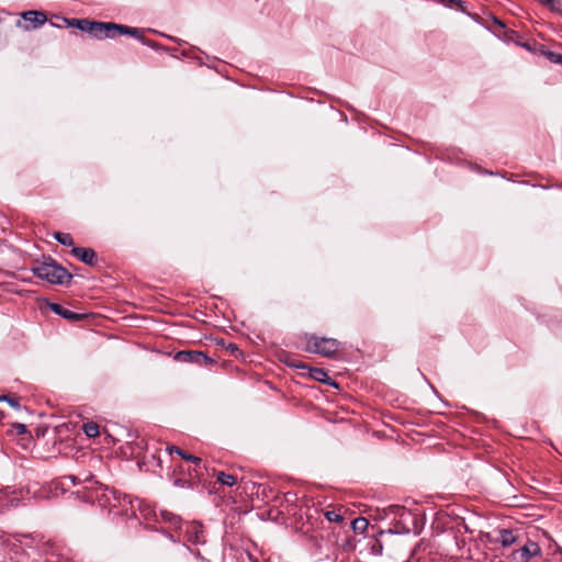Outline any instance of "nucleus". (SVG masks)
<instances>
[{
	"instance_id": "nucleus-1",
	"label": "nucleus",
	"mask_w": 562,
	"mask_h": 562,
	"mask_svg": "<svg viewBox=\"0 0 562 562\" xmlns=\"http://www.w3.org/2000/svg\"><path fill=\"white\" fill-rule=\"evenodd\" d=\"M31 271L52 284H66L72 279V274L52 257H43V260L37 261Z\"/></svg>"
},
{
	"instance_id": "nucleus-2",
	"label": "nucleus",
	"mask_w": 562,
	"mask_h": 562,
	"mask_svg": "<svg viewBox=\"0 0 562 562\" xmlns=\"http://www.w3.org/2000/svg\"><path fill=\"white\" fill-rule=\"evenodd\" d=\"M305 350L322 357L331 358L339 350L340 342L334 338L318 337L316 335H307Z\"/></svg>"
},
{
	"instance_id": "nucleus-3",
	"label": "nucleus",
	"mask_w": 562,
	"mask_h": 562,
	"mask_svg": "<svg viewBox=\"0 0 562 562\" xmlns=\"http://www.w3.org/2000/svg\"><path fill=\"white\" fill-rule=\"evenodd\" d=\"M182 531L184 535V540L187 542V544H184L187 550H189L188 544L198 546V544H204L206 542L204 528L201 522H198V521L184 522V525L182 527Z\"/></svg>"
},
{
	"instance_id": "nucleus-4",
	"label": "nucleus",
	"mask_w": 562,
	"mask_h": 562,
	"mask_svg": "<svg viewBox=\"0 0 562 562\" xmlns=\"http://www.w3.org/2000/svg\"><path fill=\"white\" fill-rule=\"evenodd\" d=\"M175 359L183 363H195L201 367H211L215 361L202 351L183 350L176 353Z\"/></svg>"
},
{
	"instance_id": "nucleus-5",
	"label": "nucleus",
	"mask_w": 562,
	"mask_h": 562,
	"mask_svg": "<svg viewBox=\"0 0 562 562\" xmlns=\"http://www.w3.org/2000/svg\"><path fill=\"white\" fill-rule=\"evenodd\" d=\"M540 555V546L531 540H528L524 547L513 552V557L516 560V562H530L531 558Z\"/></svg>"
},
{
	"instance_id": "nucleus-6",
	"label": "nucleus",
	"mask_w": 562,
	"mask_h": 562,
	"mask_svg": "<svg viewBox=\"0 0 562 562\" xmlns=\"http://www.w3.org/2000/svg\"><path fill=\"white\" fill-rule=\"evenodd\" d=\"M102 497H104L106 505L112 508H115L122 505L123 503H127L128 505H131L132 508H134L132 497L130 495L121 493L115 488L105 487Z\"/></svg>"
},
{
	"instance_id": "nucleus-7",
	"label": "nucleus",
	"mask_w": 562,
	"mask_h": 562,
	"mask_svg": "<svg viewBox=\"0 0 562 562\" xmlns=\"http://www.w3.org/2000/svg\"><path fill=\"white\" fill-rule=\"evenodd\" d=\"M25 24L22 25L24 30H35L41 27L47 21V16L42 11H25L21 14ZM18 25L21 26V22H18Z\"/></svg>"
},
{
	"instance_id": "nucleus-8",
	"label": "nucleus",
	"mask_w": 562,
	"mask_h": 562,
	"mask_svg": "<svg viewBox=\"0 0 562 562\" xmlns=\"http://www.w3.org/2000/svg\"><path fill=\"white\" fill-rule=\"evenodd\" d=\"M67 26L76 27L82 32L88 33L92 37H95L98 21H90L87 19H64Z\"/></svg>"
},
{
	"instance_id": "nucleus-9",
	"label": "nucleus",
	"mask_w": 562,
	"mask_h": 562,
	"mask_svg": "<svg viewBox=\"0 0 562 562\" xmlns=\"http://www.w3.org/2000/svg\"><path fill=\"white\" fill-rule=\"evenodd\" d=\"M71 254L88 266L97 265L98 256L92 248L72 247Z\"/></svg>"
},
{
	"instance_id": "nucleus-10",
	"label": "nucleus",
	"mask_w": 562,
	"mask_h": 562,
	"mask_svg": "<svg viewBox=\"0 0 562 562\" xmlns=\"http://www.w3.org/2000/svg\"><path fill=\"white\" fill-rule=\"evenodd\" d=\"M167 451L170 454L177 453L183 460L194 464L193 472H195L198 474V468L201 465V462H202L201 458L195 457L193 454H190L187 451H184V450H182V449H180L179 447H176V446L168 447Z\"/></svg>"
},
{
	"instance_id": "nucleus-11",
	"label": "nucleus",
	"mask_w": 562,
	"mask_h": 562,
	"mask_svg": "<svg viewBox=\"0 0 562 562\" xmlns=\"http://www.w3.org/2000/svg\"><path fill=\"white\" fill-rule=\"evenodd\" d=\"M49 307L54 313L68 321H80L85 317L83 314H79L70 310H67L58 303H50Z\"/></svg>"
},
{
	"instance_id": "nucleus-12",
	"label": "nucleus",
	"mask_w": 562,
	"mask_h": 562,
	"mask_svg": "<svg viewBox=\"0 0 562 562\" xmlns=\"http://www.w3.org/2000/svg\"><path fill=\"white\" fill-rule=\"evenodd\" d=\"M160 517L164 522L169 524L170 527H172L175 530H182L184 524H182V519L180 516L168 510H161Z\"/></svg>"
},
{
	"instance_id": "nucleus-13",
	"label": "nucleus",
	"mask_w": 562,
	"mask_h": 562,
	"mask_svg": "<svg viewBox=\"0 0 562 562\" xmlns=\"http://www.w3.org/2000/svg\"><path fill=\"white\" fill-rule=\"evenodd\" d=\"M110 34L109 38H115L121 35H128L133 37L139 35V29L124 24H116V30L110 31Z\"/></svg>"
},
{
	"instance_id": "nucleus-14",
	"label": "nucleus",
	"mask_w": 562,
	"mask_h": 562,
	"mask_svg": "<svg viewBox=\"0 0 562 562\" xmlns=\"http://www.w3.org/2000/svg\"><path fill=\"white\" fill-rule=\"evenodd\" d=\"M310 376L315 381L337 386L328 373L322 368H310Z\"/></svg>"
},
{
	"instance_id": "nucleus-15",
	"label": "nucleus",
	"mask_w": 562,
	"mask_h": 562,
	"mask_svg": "<svg viewBox=\"0 0 562 562\" xmlns=\"http://www.w3.org/2000/svg\"><path fill=\"white\" fill-rule=\"evenodd\" d=\"M116 30V23L114 22H99L95 33L97 40H104L110 37V31Z\"/></svg>"
},
{
	"instance_id": "nucleus-16",
	"label": "nucleus",
	"mask_w": 562,
	"mask_h": 562,
	"mask_svg": "<svg viewBox=\"0 0 562 562\" xmlns=\"http://www.w3.org/2000/svg\"><path fill=\"white\" fill-rule=\"evenodd\" d=\"M496 541L506 548L514 544L517 541V537L514 535L513 530L504 528L498 530V538Z\"/></svg>"
},
{
	"instance_id": "nucleus-17",
	"label": "nucleus",
	"mask_w": 562,
	"mask_h": 562,
	"mask_svg": "<svg viewBox=\"0 0 562 562\" xmlns=\"http://www.w3.org/2000/svg\"><path fill=\"white\" fill-rule=\"evenodd\" d=\"M216 482L224 486H234L237 483V476L235 474L225 473L223 471H214Z\"/></svg>"
},
{
	"instance_id": "nucleus-18",
	"label": "nucleus",
	"mask_w": 562,
	"mask_h": 562,
	"mask_svg": "<svg viewBox=\"0 0 562 562\" xmlns=\"http://www.w3.org/2000/svg\"><path fill=\"white\" fill-rule=\"evenodd\" d=\"M81 483V480L76 475H65L59 479L58 484L64 491L69 490L71 486H76Z\"/></svg>"
},
{
	"instance_id": "nucleus-19",
	"label": "nucleus",
	"mask_w": 562,
	"mask_h": 562,
	"mask_svg": "<svg viewBox=\"0 0 562 562\" xmlns=\"http://www.w3.org/2000/svg\"><path fill=\"white\" fill-rule=\"evenodd\" d=\"M190 477H176L173 479V485L180 488H192L195 484L191 477V469H188Z\"/></svg>"
},
{
	"instance_id": "nucleus-20",
	"label": "nucleus",
	"mask_w": 562,
	"mask_h": 562,
	"mask_svg": "<svg viewBox=\"0 0 562 562\" xmlns=\"http://www.w3.org/2000/svg\"><path fill=\"white\" fill-rule=\"evenodd\" d=\"M369 526V521L364 517H357L351 521V528L357 533H363Z\"/></svg>"
},
{
	"instance_id": "nucleus-21",
	"label": "nucleus",
	"mask_w": 562,
	"mask_h": 562,
	"mask_svg": "<svg viewBox=\"0 0 562 562\" xmlns=\"http://www.w3.org/2000/svg\"><path fill=\"white\" fill-rule=\"evenodd\" d=\"M55 240L64 246H72L74 247V238L69 233L55 232L53 234Z\"/></svg>"
},
{
	"instance_id": "nucleus-22",
	"label": "nucleus",
	"mask_w": 562,
	"mask_h": 562,
	"mask_svg": "<svg viewBox=\"0 0 562 562\" xmlns=\"http://www.w3.org/2000/svg\"><path fill=\"white\" fill-rule=\"evenodd\" d=\"M82 429H83V432L90 438H94V437L99 436V425L97 423H93V422L87 423L83 425Z\"/></svg>"
},
{
	"instance_id": "nucleus-23",
	"label": "nucleus",
	"mask_w": 562,
	"mask_h": 562,
	"mask_svg": "<svg viewBox=\"0 0 562 562\" xmlns=\"http://www.w3.org/2000/svg\"><path fill=\"white\" fill-rule=\"evenodd\" d=\"M134 38L138 40L140 43H143L144 45L146 46H149L150 48L153 49H160V44L156 43V42H153L148 38H146L144 35H143V31L139 30V35L138 36H133Z\"/></svg>"
},
{
	"instance_id": "nucleus-24",
	"label": "nucleus",
	"mask_w": 562,
	"mask_h": 562,
	"mask_svg": "<svg viewBox=\"0 0 562 562\" xmlns=\"http://www.w3.org/2000/svg\"><path fill=\"white\" fill-rule=\"evenodd\" d=\"M540 3L549 5L552 11L562 12V0H538Z\"/></svg>"
},
{
	"instance_id": "nucleus-25",
	"label": "nucleus",
	"mask_w": 562,
	"mask_h": 562,
	"mask_svg": "<svg viewBox=\"0 0 562 562\" xmlns=\"http://www.w3.org/2000/svg\"><path fill=\"white\" fill-rule=\"evenodd\" d=\"M325 517L330 522H341L344 520V516L336 510H327Z\"/></svg>"
},
{
	"instance_id": "nucleus-26",
	"label": "nucleus",
	"mask_w": 562,
	"mask_h": 562,
	"mask_svg": "<svg viewBox=\"0 0 562 562\" xmlns=\"http://www.w3.org/2000/svg\"><path fill=\"white\" fill-rule=\"evenodd\" d=\"M2 401L7 402L10 406H12L13 408H15L18 411L22 408L18 398L11 397L9 395H2V396H0V402H2Z\"/></svg>"
},
{
	"instance_id": "nucleus-27",
	"label": "nucleus",
	"mask_w": 562,
	"mask_h": 562,
	"mask_svg": "<svg viewBox=\"0 0 562 562\" xmlns=\"http://www.w3.org/2000/svg\"><path fill=\"white\" fill-rule=\"evenodd\" d=\"M226 349L231 352V355L235 357L241 355V351L239 350L238 346L234 342L227 344Z\"/></svg>"
},
{
	"instance_id": "nucleus-28",
	"label": "nucleus",
	"mask_w": 562,
	"mask_h": 562,
	"mask_svg": "<svg viewBox=\"0 0 562 562\" xmlns=\"http://www.w3.org/2000/svg\"><path fill=\"white\" fill-rule=\"evenodd\" d=\"M438 2L448 8H457V7L461 5L460 0H438Z\"/></svg>"
},
{
	"instance_id": "nucleus-29",
	"label": "nucleus",
	"mask_w": 562,
	"mask_h": 562,
	"mask_svg": "<svg viewBox=\"0 0 562 562\" xmlns=\"http://www.w3.org/2000/svg\"><path fill=\"white\" fill-rule=\"evenodd\" d=\"M13 428L18 435H24L27 431L26 425L24 424H13Z\"/></svg>"
},
{
	"instance_id": "nucleus-30",
	"label": "nucleus",
	"mask_w": 562,
	"mask_h": 562,
	"mask_svg": "<svg viewBox=\"0 0 562 562\" xmlns=\"http://www.w3.org/2000/svg\"><path fill=\"white\" fill-rule=\"evenodd\" d=\"M284 497H285V501H286L288 503H295V501H296V494H295V493L288 492V493L284 495Z\"/></svg>"
},
{
	"instance_id": "nucleus-31",
	"label": "nucleus",
	"mask_w": 562,
	"mask_h": 562,
	"mask_svg": "<svg viewBox=\"0 0 562 562\" xmlns=\"http://www.w3.org/2000/svg\"><path fill=\"white\" fill-rule=\"evenodd\" d=\"M494 21H495V23H496L499 27H502V29H504V27H505V24H504L502 21H499V20H497V19H495Z\"/></svg>"
},
{
	"instance_id": "nucleus-32",
	"label": "nucleus",
	"mask_w": 562,
	"mask_h": 562,
	"mask_svg": "<svg viewBox=\"0 0 562 562\" xmlns=\"http://www.w3.org/2000/svg\"><path fill=\"white\" fill-rule=\"evenodd\" d=\"M291 366L294 367V368H301V369L306 368V366L299 364V363H292Z\"/></svg>"
},
{
	"instance_id": "nucleus-33",
	"label": "nucleus",
	"mask_w": 562,
	"mask_h": 562,
	"mask_svg": "<svg viewBox=\"0 0 562 562\" xmlns=\"http://www.w3.org/2000/svg\"><path fill=\"white\" fill-rule=\"evenodd\" d=\"M375 551L381 552L382 551V546H380L379 548H375Z\"/></svg>"
},
{
	"instance_id": "nucleus-34",
	"label": "nucleus",
	"mask_w": 562,
	"mask_h": 562,
	"mask_svg": "<svg viewBox=\"0 0 562 562\" xmlns=\"http://www.w3.org/2000/svg\"><path fill=\"white\" fill-rule=\"evenodd\" d=\"M375 551L381 552L382 551V546H380L379 548H375Z\"/></svg>"
},
{
	"instance_id": "nucleus-35",
	"label": "nucleus",
	"mask_w": 562,
	"mask_h": 562,
	"mask_svg": "<svg viewBox=\"0 0 562 562\" xmlns=\"http://www.w3.org/2000/svg\"><path fill=\"white\" fill-rule=\"evenodd\" d=\"M555 61H562V56L557 57Z\"/></svg>"
}]
</instances>
